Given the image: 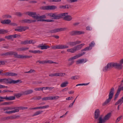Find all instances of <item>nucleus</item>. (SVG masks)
Segmentation results:
<instances>
[{
  "label": "nucleus",
  "instance_id": "nucleus-1",
  "mask_svg": "<svg viewBox=\"0 0 123 123\" xmlns=\"http://www.w3.org/2000/svg\"><path fill=\"white\" fill-rule=\"evenodd\" d=\"M20 81V80H14L10 78L0 79V82L4 84H15L18 83Z\"/></svg>",
  "mask_w": 123,
  "mask_h": 123
},
{
  "label": "nucleus",
  "instance_id": "nucleus-2",
  "mask_svg": "<svg viewBox=\"0 0 123 123\" xmlns=\"http://www.w3.org/2000/svg\"><path fill=\"white\" fill-rule=\"evenodd\" d=\"M114 88L112 87L110 91L109 94V98L102 104V105L105 106L107 105L111 101L114 94Z\"/></svg>",
  "mask_w": 123,
  "mask_h": 123
},
{
  "label": "nucleus",
  "instance_id": "nucleus-3",
  "mask_svg": "<svg viewBox=\"0 0 123 123\" xmlns=\"http://www.w3.org/2000/svg\"><path fill=\"white\" fill-rule=\"evenodd\" d=\"M111 116V113H109L106 115L103 119L102 117H101L99 118V121L98 123H105V121L108 120Z\"/></svg>",
  "mask_w": 123,
  "mask_h": 123
},
{
  "label": "nucleus",
  "instance_id": "nucleus-4",
  "mask_svg": "<svg viewBox=\"0 0 123 123\" xmlns=\"http://www.w3.org/2000/svg\"><path fill=\"white\" fill-rule=\"evenodd\" d=\"M68 47V46L67 45L62 44L57 45L51 47L52 49H66Z\"/></svg>",
  "mask_w": 123,
  "mask_h": 123
},
{
  "label": "nucleus",
  "instance_id": "nucleus-5",
  "mask_svg": "<svg viewBox=\"0 0 123 123\" xmlns=\"http://www.w3.org/2000/svg\"><path fill=\"white\" fill-rule=\"evenodd\" d=\"M113 67V62L109 63L103 68V70L104 72H106L109 70Z\"/></svg>",
  "mask_w": 123,
  "mask_h": 123
},
{
  "label": "nucleus",
  "instance_id": "nucleus-6",
  "mask_svg": "<svg viewBox=\"0 0 123 123\" xmlns=\"http://www.w3.org/2000/svg\"><path fill=\"white\" fill-rule=\"evenodd\" d=\"M57 8V7L55 6H42L41 7V9L44 10H52Z\"/></svg>",
  "mask_w": 123,
  "mask_h": 123
},
{
  "label": "nucleus",
  "instance_id": "nucleus-7",
  "mask_svg": "<svg viewBox=\"0 0 123 123\" xmlns=\"http://www.w3.org/2000/svg\"><path fill=\"white\" fill-rule=\"evenodd\" d=\"M101 117L100 116V111L99 109H97L95 111L94 118L95 119L99 120V118Z\"/></svg>",
  "mask_w": 123,
  "mask_h": 123
},
{
  "label": "nucleus",
  "instance_id": "nucleus-8",
  "mask_svg": "<svg viewBox=\"0 0 123 123\" xmlns=\"http://www.w3.org/2000/svg\"><path fill=\"white\" fill-rule=\"evenodd\" d=\"M67 14L66 13H62L58 14L56 13H55L54 15V19H59L62 18L64 16V14Z\"/></svg>",
  "mask_w": 123,
  "mask_h": 123
},
{
  "label": "nucleus",
  "instance_id": "nucleus-9",
  "mask_svg": "<svg viewBox=\"0 0 123 123\" xmlns=\"http://www.w3.org/2000/svg\"><path fill=\"white\" fill-rule=\"evenodd\" d=\"M28 28L29 27H28L20 26L15 29V30L21 32L24 31Z\"/></svg>",
  "mask_w": 123,
  "mask_h": 123
},
{
  "label": "nucleus",
  "instance_id": "nucleus-10",
  "mask_svg": "<svg viewBox=\"0 0 123 123\" xmlns=\"http://www.w3.org/2000/svg\"><path fill=\"white\" fill-rule=\"evenodd\" d=\"M67 13L66 14H64V16H63L64 17L63 19L64 20L68 21H70L72 19V17L71 16L68 15L67 13Z\"/></svg>",
  "mask_w": 123,
  "mask_h": 123
},
{
  "label": "nucleus",
  "instance_id": "nucleus-11",
  "mask_svg": "<svg viewBox=\"0 0 123 123\" xmlns=\"http://www.w3.org/2000/svg\"><path fill=\"white\" fill-rule=\"evenodd\" d=\"M30 16L34 18L37 19V15L36 14V12H29L26 13Z\"/></svg>",
  "mask_w": 123,
  "mask_h": 123
},
{
  "label": "nucleus",
  "instance_id": "nucleus-12",
  "mask_svg": "<svg viewBox=\"0 0 123 123\" xmlns=\"http://www.w3.org/2000/svg\"><path fill=\"white\" fill-rule=\"evenodd\" d=\"M81 43V42L77 41L75 42H69L68 43L69 45L71 47H73L77 44H79Z\"/></svg>",
  "mask_w": 123,
  "mask_h": 123
},
{
  "label": "nucleus",
  "instance_id": "nucleus-13",
  "mask_svg": "<svg viewBox=\"0 0 123 123\" xmlns=\"http://www.w3.org/2000/svg\"><path fill=\"white\" fill-rule=\"evenodd\" d=\"M28 108L27 107L22 106L15 107V110H14V111H15V113L16 112H18L19 111V110H24L27 109Z\"/></svg>",
  "mask_w": 123,
  "mask_h": 123
},
{
  "label": "nucleus",
  "instance_id": "nucleus-14",
  "mask_svg": "<svg viewBox=\"0 0 123 123\" xmlns=\"http://www.w3.org/2000/svg\"><path fill=\"white\" fill-rule=\"evenodd\" d=\"M2 75L7 76H15L17 75V74L14 73L9 72L5 73L4 74H3Z\"/></svg>",
  "mask_w": 123,
  "mask_h": 123
},
{
  "label": "nucleus",
  "instance_id": "nucleus-15",
  "mask_svg": "<svg viewBox=\"0 0 123 123\" xmlns=\"http://www.w3.org/2000/svg\"><path fill=\"white\" fill-rule=\"evenodd\" d=\"M113 64L114 67L118 69H121L123 67L120 63H117L113 62Z\"/></svg>",
  "mask_w": 123,
  "mask_h": 123
},
{
  "label": "nucleus",
  "instance_id": "nucleus-16",
  "mask_svg": "<svg viewBox=\"0 0 123 123\" xmlns=\"http://www.w3.org/2000/svg\"><path fill=\"white\" fill-rule=\"evenodd\" d=\"M84 33L83 31H73L71 32L70 34L72 35H80L84 34Z\"/></svg>",
  "mask_w": 123,
  "mask_h": 123
},
{
  "label": "nucleus",
  "instance_id": "nucleus-17",
  "mask_svg": "<svg viewBox=\"0 0 123 123\" xmlns=\"http://www.w3.org/2000/svg\"><path fill=\"white\" fill-rule=\"evenodd\" d=\"M37 48H41V49H47L50 48L49 46H45L43 45V44H41L38 45L37 47Z\"/></svg>",
  "mask_w": 123,
  "mask_h": 123
},
{
  "label": "nucleus",
  "instance_id": "nucleus-18",
  "mask_svg": "<svg viewBox=\"0 0 123 123\" xmlns=\"http://www.w3.org/2000/svg\"><path fill=\"white\" fill-rule=\"evenodd\" d=\"M49 107V106L48 105H47L44 106H40L32 108L31 109V110H35L36 109H46L48 108Z\"/></svg>",
  "mask_w": 123,
  "mask_h": 123
},
{
  "label": "nucleus",
  "instance_id": "nucleus-19",
  "mask_svg": "<svg viewBox=\"0 0 123 123\" xmlns=\"http://www.w3.org/2000/svg\"><path fill=\"white\" fill-rule=\"evenodd\" d=\"M8 52L9 55H14L15 57L18 58L19 54H18L17 53L12 51H11Z\"/></svg>",
  "mask_w": 123,
  "mask_h": 123
},
{
  "label": "nucleus",
  "instance_id": "nucleus-20",
  "mask_svg": "<svg viewBox=\"0 0 123 123\" xmlns=\"http://www.w3.org/2000/svg\"><path fill=\"white\" fill-rule=\"evenodd\" d=\"M11 22V21L10 19H5L1 20V23L3 24H8L10 23Z\"/></svg>",
  "mask_w": 123,
  "mask_h": 123
},
{
  "label": "nucleus",
  "instance_id": "nucleus-21",
  "mask_svg": "<svg viewBox=\"0 0 123 123\" xmlns=\"http://www.w3.org/2000/svg\"><path fill=\"white\" fill-rule=\"evenodd\" d=\"M87 61V60L86 59H80L76 61V64H78L82 63H85Z\"/></svg>",
  "mask_w": 123,
  "mask_h": 123
},
{
  "label": "nucleus",
  "instance_id": "nucleus-22",
  "mask_svg": "<svg viewBox=\"0 0 123 123\" xmlns=\"http://www.w3.org/2000/svg\"><path fill=\"white\" fill-rule=\"evenodd\" d=\"M84 45V43H82L74 47L76 50V51L80 49Z\"/></svg>",
  "mask_w": 123,
  "mask_h": 123
},
{
  "label": "nucleus",
  "instance_id": "nucleus-23",
  "mask_svg": "<svg viewBox=\"0 0 123 123\" xmlns=\"http://www.w3.org/2000/svg\"><path fill=\"white\" fill-rule=\"evenodd\" d=\"M31 57V56L26 55H19L18 56V58L21 59H27Z\"/></svg>",
  "mask_w": 123,
  "mask_h": 123
},
{
  "label": "nucleus",
  "instance_id": "nucleus-24",
  "mask_svg": "<svg viewBox=\"0 0 123 123\" xmlns=\"http://www.w3.org/2000/svg\"><path fill=\"white\" fill-rule=\"evenodd\" d=\"M123 102V96L120 99H119L118 101L115 104V105H117L118 104H120L121 105L122 104Z\"/></svg>",
  "mask_w": 123,
  "mask_h": 123
},
{
  "label": "nucleus",
  "instance_id": "nucleus-25",
  "mask_svg": "<svg viewBox=\"0 0 123 123\" xmlns=\"http://www.w3.org/2000/svg\"><path fill=\"white\" fill-rule=\"evenodd\" d=\"M67 51L68 52H70L71 53H73L76 52L74 47L73 48L68 49H67Z\"/></svg>",
  "mask_w": 123,
  "mask_h": 123
},
{
  "label": "nucleus",
  "instance_id": "nucleus-26",
  "mask_svg": "<svg viewBox=\"0 0 123 123\" xmlns=\"http://www.w3.org/2000/svg\"><path fill=\"white\" fill-rule=\"evenodd\" d=\"M54 74L55 76H63L65 75V73H57Z\"/></svg>",
  "mask_w": 123,
  "mask_h": 123
},
{
  "label": "nucleus",
  "instance_id": "nucleus-27",
  "mask_svg": "<svg viewBox=\"0 0 123 123\" xmlns=\"http://www.w3.org/2000/svg\"><path fill=\"white\" fill-rule=\"evenodd\" d=\"M29 49V48L27 47H22L18 48L17 49V51H26Z\"/></svg>",
  "mask_w": 123,
  "mask_h": 123
},
{
  "label": "nucleus",
  "instance_id": "nucleus-28",
  "mask_svg": "<svg viewBox=\"0 0 123 123\" xmlns=\"http://www.w3.org/2000/svg\"><path fill=\"white\" fill-rule=\"evenodd\" d=\"M8 31L4 29H0V34H4L8 33Z\"/></svg>",
  "mask_w": 123,
  "mask_h": 123
},
{
  "label": "nucleus",
  "instance_id": "nucleus-29",
  "mask_svg": "<svg viewBox=\"0 0 123 123\" xmlns=\"http://www.w3.org/2000/svg\"><path fill=\"white\" fill-rule=\"evenodd\" d=\"M33 91L32 90H30L26 91L24 92V93L25 95H28L32 93Z\"/></svg>",
  "mask_w": 123,
  "mask_h": 123
},
{
  "label": "nucleus",
  "instance_id": "nucleus-30",
  "mask_svg": "<svg viewBox=\"0 0 123 123\" xmlns=\"http://www.w3.org/2000/svg\"><path fill=\"white\" fill-rule=\"evenodd\" d=\"M68 82L67 81H66L62 83L61 84L60 86L61 87H66L68 84Z\"/></svg>",
  "mask_w": 123,
  "mask_h": 123
},
{
  "label": "nucleus",
  "instance_id": "nucleus-31",
  "mask_svg": "<svg viewBox=\"0 0 123 123\" xmlns=\"http://www.w3.org/2000/svg\"><path fill=\"white\" fill-rule=\"evenodd\" d=\"M13 109L15 110V107H5L3 109L4 111H5L12 110Z\"/></svg>",
  "mask_w": 123,
  "mask_h": 123
},
{
  "label": "nucleus",
  "instance_id": "nucleus-32",
  "mask_svg": "<svg viewBox=\"0 0 123 123\" xmlns=\"http://www.w3.org/2000/svg\"><path fill=\"white\" fill-rule=\"evenodd\" d=\"M123 117V116L121 115L117 117L115 123H118L120 120Z\"/></svg>",
  "mask_w": 123,
  "mask_h": 123
},
{
  "label": "nucleus",
  "instance_id": "nucleus-33",
  "mask_svg": "<svg viewBox=\"0 0 123 123\" xmlns=\"http://www.w3.org/2000/svg\"><path fill=\"white\" fill-rule=\"evenodd\" d=\"M29 40H27L24 41H21V44H22L26 45L27 44H30Z\"/></svg>",
  "mask_w": 123,
  "mask_h": 123
},
{
  "label": "nucleus",
  "instance_id": "nucleus-34",
  "mask_svg": "<svg viewBox=\"0 0 123 123\" xmlns=\"http://www.w3.org/2000/svg\"><path fill=\"white\" fill-rule=\"evenodd\" d=\"M43 112L42 111H36L34 114L32 116H34L41 114Z\"/></svg>",
  "mask_w": 123,
  "mask_h": 123
},
{
  "label": "nucleus",
  "instance_id": "nucleus-35",
  "mask_svg": "<svg viewBox=\"0 0 123 123\" xmlns=\"http://www.w3.org/2000/svg\"><path fill=\"white\" fill-rule=\"evenodd\" d=\"M92 49L89 46L81 50V51H84L90 50Z\"/></svg>",
  "mask_w": 123,
  "mask_h": 123
},
{
  "label": "nucleus",
  "instance_id": "nucleus-36",
  "mask_svg": "<svg viewBox=\"0 0 123 123\" xmlns=\"http://www.w3.org/2000/svg\"><path fill=\"white\" fill-rule=\"evenodd\" d=\"M46 18V16L45 15H43L40 16L37 15V19L38 20H40L42 19V18Z\"/></svg>",
  "mask_w": 123,
  "mask_h": 123
},
{
  "label": "nucleus",
  "instance_id": "nucleus-37",
  "mask_svg": "<svg viewBox=\"0 0 123 123\" xmlns=\"http://www.w3.org/2000/svg\"><path fill=\"white\" fill-rule=\"evenodd\" d=\"M80 78V77L79 76L76 75V76H72L71 77V78L72 80H75L76 79H78Z\"/></svg>",
  "mask_w": 123,
  "mask_h": 123
},
{
  "label": "nucleus",
  "instance_id": "nucleus-38",
  "mask_svg": "<svg viewBox=\"0 0 123 123\" xmlns=\"http://www.w3.org/2000/svg\"><path fill=\"white\" fill-rule=\"evenodd\" d=\"M78 58V57L76 55L75 56L73 57L69 58L68 60V61H73L74 60Z\"/></svg>",
  "mask_w": 123,
  "mask_h": 123
},
{
  "label": "nucleus",
  "instance_id": "nucleus-39",
  "mask_svg": "<svg viewBox=\"0 0 123 123\" xmlns=\"http://www.w3.org/2000/svg\"><path fill=\"white\" fill-rule=\"evenodd\" d=\"M50 97L51 100L57 99L59 98V97L58 96H50Z\"/></svg>",
  "mask_w": 123,
  "mask_h": 123
},
{
  "label": "nucleus",
  "instance_id": "nucleus-40",
  "mask_svg": "<svg viewBox=\"0 0 123 123\" xmlns=\"http://www.w3.org/2000/svg\"><path fill=\"white\" fill-rule=\"evenodd\" d=\"M2 17L3 18H4L6 19L11 18L12 17L10 15L7 14L3 15L2 16Z\"/></svg>",
  "mask_w": 123,
  "mask_h": 123
},
{
  "label": "nucleus",
  "instance_id": "nucleus-41",
  "mask_svg": "<svg viewBox=\"0 0 123 123\" xmlns=\"http://www.w3.org/2000/svg\"><path fill=\"white\" fill-rule=\"evenodd\" d=\"M95 44V43L94 41L90 43L89 44V46L90 48L92 49V47H94Z\"/></svg>",
  "mask_w": 123,
  "mask_h": 123
},
{
  "label": "nucleus",
  "instance_id": "nucleus-42",
  "mask_svg": "<svg viewBox=\"0 0 123 123\" xmlns=\"http://www.w3.org/2000/svg\"><path fill=\"white\" fill-rule=\"evenodd\" d=\"M12 118L13 117L12 116L5 117L2 118V120H8L10 119H12Z\"/></svg>",
  "mask_w": 123,
  "mask_h": 123
},
{
  "label": "nucleus",
  "instance_id": "nucleus-43",
  "mask_svg": "<svg viewBox=\"0 0 123 123\" xmlns=\"http://www.w3.org/2000/svg\"><path fill=\"white\" fill-rule=\"evenodd\" d=\"M59 8L61 9H66L68 8L69 7L68 5H66L65 6H59Z\"/></svg>",
  "mask_w": 123,
  "mask_h": 123
},
{
  "label": "nucleus",
  "instance_id": "nucleus-44",
  "mask_svg": "<svg viewBox=\"0 0 123 123\" xmlns=\"http://www.w3.org/2000/svg\"><path fill=\"white\" fill-rule=\"evenodd\" d=\"M50 96L47 97H44L42 98V99L43 100H51Z\"/></svg>",
  "mask_w": 123,
  "mask_h": 123
},
{
  "label": "nucleus",
  "instance_id": "nucleus-45",
  "mask_svg": "<svg viewBox=\"0 0 123 123\" xmlns=\"http://www.w3.org/2000/svg\"><path fill=\"white\" fill-rule=\"evenodd\" d=\"M5 37L8 40L12 39L13 38L12 35L6 36Z\"/></svg>",
  "mask_w": 123,
  "mask_h": 123
},
{
  "label": "nucleus",
  "instance_id": "nucleus-46",
  "mask_svg": "<svg viewBox=\"0 0 123 123\" xmlns=\"http://www.w3.org/2000/svg\"><path fill=\"white\" fill-rule=\"evenodd\" d=\"M41 98V97L40 96H35L33 97V99L35 100H38Z\"/></svg>",
  "mask_w": 123,
  "mask_h": 123
},
{
  "label": "nucleus",
  "instance_id": "nucleus-47",
  "mask_svg": "<svg viewBox=\"0 0 123 123\" xmlns=\"http://www.w3.org/2000/svg\"><path fill=\"white\" fill-rule=\"evenodd\" d=\"M38 62H39L41 64H44L45 63H47V61H38L36 62L37 63Z\"/></svg>",
  "mask_w": 123,
  "mask_h": 123
},
{
  "label": "nucleus",
  "instance_id": "nucleus-48",
  "mask_svg": "<svg viewBox=\"0 0 123 123\" xmlns=\"http://www.w3.org/2000/svg\"><path fill=\"white\" fill-rule=\"evenodd\" d=\"M15 111H14V110L11 111H4V113H5L6 114H11L12 113H15Z\"/></svg>",
  "mask_w": 123,
  "mask_h": 123
},
{
  "label": "nucleus",
  "instance_id": "nucleus-49",
  "mask_svg": "<svg viewBox=\"0 0 123 123\" xmlns=\"http://www.w3.org/2000/svg\"><path fill=\"white\" fill-rule=\"evenodd\" d=\"M85 53H86L85 52H84L81 53L80 54H79L78 55H76L78 57V58L80 57V56H81L84 55L85 54Z\"/></svg>",
  "mask_w": 123,
  "mask_h": 123
},
{
  "label": "nucleus",
  "instance_id": "nucleus-50",
  "mask_svg": "<svg viewBox=\"0 0 123 123\" xmlns=\"http://www.w3.org/2000/svg\"><path fill=\"white\" fill-rule=\"evenodd\" d=\"M27 23H34L36 21L35 20H32L31 19H27Z\"/></svg>",
  "mask_w": 123,
  "mask_h": 123
},
{
  "label": "nucleus",
  "instance_id": "nucleus-51",
  "mask_svg": "<svg viewBox=\"0 0 123 123\" xmlns=\"http://www.w3.org/2000/svg\"><path fill=\"white\" fill-rule=\"evenodd\" d=\"M59 32L66 30H67V28L66 27H63L60 28H59Z\"/></svg>",
  "mask_w": 123,
  "mask_h": 123
},
{
  "label": "nucleus",
  "instance_id": "nucleus-52",
  "mask_svg": "<svg viewBox=\"0 0 123 123\" xmlns=\"http://www.w3.org/2000/svg\"><path fill=\"white\" fill-rule=\"evenodd\" d=\"M55 13H49L48 14V16L50 17H52L54 19V15Z\"/></svg>",
  "mask_w": 123,
  "mask_h": 123
},
{
  "label": "nucleus",
  "instance_id": "nucleus-53",
  "mask_svg": "<svg viewBox=\"0 0 123 123\" xmlns=\"http://www.w3.org/2000/svg\"><path fill=\"white\" fill-rule=\"evenodd\" d=\"M89 84V83H82V84H78L76 86H83V85H85V86H86L87 85Z\"/></svg>",
  "mask_w": 123,
  "mask_h": 123
},
{
  "label": "nucleus",
  "instance_id": "nucleus-54",
  "mask_svg": "<svg viewBox=\"0 0 123 123\" xmlns=\"http://www.w3.org/2000/svg\"><path fill=\"white\" fill-rule=\"evenodd\" d=\"M13 38H15L17 37H20V35L17 34H15L13 35H12Z\"/></svg>",
  "mask_w": 123,
  "mask_h": 123
},
{
  "label": "nucleus",
  "instance_id": "nucleus-55",
  "mask_svg": "<svg viewBox=\"0 0 123 123\" xmlns=\"http://www.w3.org/2000/svg\"><path fill=\"white\" fill-rule=\"evenodd\" d=\"M42 51L40 50H35V54H41L42 53Z\"/></svg>",
  "mask_w": 123,
  "mask_h": 123
},
{
  "label": "nucleus",
  "instance_id": "nucleus-56",
  "mask_svg": "<svg viewBox=\"0 0 123 123\" xmlns=\"http://www.w3.org/2000/svg\"><path fill=\"white\" fill-rule=\"evenodd\" d=\"M15 14L19 17H21L22 15V14L20 12H16Z\"/></svg>",
  "mask_w": 123,
  "mask_h": 123
},
{
  "label": "nucleus",
  "instance_id": "nucleus-57",
  "mask_svg": "<svg viewBox=\"0 0 123 123\" xmlns=\"http://www.w3.org/2000/svg\"><path fill=\"white\" fill-rule=\"evenodd\" d=\"M35 72V71L33 69H31L28 72H25V73H31L32 72L34 73Z\"/></svg>",
  "mask_w": 123,
  "mask_h": 123
},
{
  "label": "nucleus",
  "instance_id": "nucleus-58",
  "mask_svg": "<svg viewBox=\"0 0 123 123\" xmlns=\"http://www.w3.org/2000/svg\"><path fill=\"white\" fill-rule=\"evenodd\" d=\"M77 0H67V1L69 3H72L77 2Z\"/></svg>",
  "mask_w": 123,
  "mask_h": 123
},
{
  "label": "nucleus",
  "instance_id": "nucleus-59",
  "mask_svg": "<svg viewBox=\"0 0 123 123\" xmlns=\"http://www.w3.org/2000/svg\"><path fill=\"white\" fill-rule=\"evenodd\" d=\"M27 19H25L22 20L21 21V22L22 23H27Z\"/></svg>",
  "mask_w": 123,
  "mask_h": 123
},
{
  "label": "nucleus",
  "instance_id": "nucleus-60",
  "mask_svg": "<svg viewBox=\"0 0 123 123\" xmlns=\"http://www.w3.org/2000/svg\"><path fill=\"white\" fill-rule=\"evenodd\" d=\"M29 43L34 44L36 43V42L34 40H29Z\"/></svg>",
  "mask_w": 123,
  "mask_h": 123
},
{
  "label": "nucleus",
  "instance_id": "nucleus-61",
  "mask_svg": "<svg viewBox=\"0 0 123 123\" xmlns=\"http://www.w3.org/2000/svg\"><path fill=\"white\" fill-rule=\"evenodd\" d=\"M34 90L36 91H40L42 90V87L41 88H36L34 89Z\"/></svg>",
  "mask_w": 123,
  "mask_h": 123
},
{
  "label": "nucleus",
  "instance_id": "nucleus-62",
  "mask_svg": "<svg viewBox=\"0 0 123 123\" xmlns=\"http://www.w3.org/2000/svg\"><path fill=\"white\" fill-rule=\"evenodd\" d=\"M61 1V0H50V1L52 2H59Z\"/></svg>",
  "mask_w": 123,
  "mask_h": 123
},
{
  "label": "nucleus",
  "instance_id": "nucleus-63",
  "mask_svg": "<svg viewBox=\"0 0 123 123\" xmlns=\"http://www.w3.org/2000/svg\"><path fill=\"white\" fill-rule=\"evenodd\" d=\"M10 100H13L15 99V97L14 96H9Z\"/></svg>",
  "mask_w": 123,
  "mask_h": 123
},
{
  "label": "nucleus",
  "instance_id": "nucleus-64",
  "mask_svg": "<svg viewBox=\"0 0 123 123\" xmlns=\"http://www.w3.org/2000/svg\"><path fill=\"white\" fill-rule=\"evenodd\" d=\"M9 55L8 52H7L5 53L2 54H1V56H7Z\"/></svg>",
  "mask_w": 123,
  "mask_h": 123
}]
</instances>
